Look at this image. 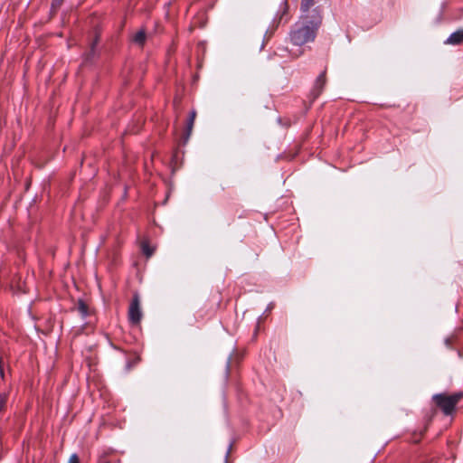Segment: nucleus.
I'll return each mask as SVG.
<instances>
[{"label":"nucleus","mask_w":463,"mask_h":463,"mask_svg":"<svg viewBox=\"0 0 463 463\" xmlns=\"http://www.w3.org/2000/svg\"><path fill=\"white\" fill-rule=\"evenodd\" d=\"M68 463H80V459L77 454H72L70 457Z\"/></svg>","instance_id":"obj_12"},{"label":"nucleus","mask_w":463,"mask_h":463,"mask_svg":"<svg viewBox=\"0 0 463 463\" xmlns=\"http://www.w3.org/2000/svg\"><path fill=\"white\" fill-rule=\"evenodd\" d=\"M315 5L314 0H302L301 2V12L302 15L311 16L312 14L319 15L318 13L314 9L310 11V8Z\"/></svg>","instance_id":"obj_4"},{"label":"nucleus","mask_w":463,"mask_h":463,"mask_svg":"<svg viewBox=\"0 0 463 463\" xmlns=\"http://www.w3.org/2000/svg\"><path fill=\"white\" fill-rule=\"evenodd\" d=\"M128 318L132 324H138L142 318L139 299L135 296L128 308Z\"/></svg>","instance_id":"obj_3"},{"label":"nucleus","mask_w":463,"mask_h":463,"mask_svg":"<svg viewBox=\"0 0 463 463\" xmlns=\"http://www.w3.org/2000/svg\"><path fill=\"white\" fill-rule=\"evenodd\" d=\"M142 250L144 252V254L146 255V257H150L152 256V254L154 253V248H151L147 242L144 241L142 243Z\"/></svg>","instance_id":"obj_10"},{"label":"nucleus","mask_w":463,"mask_h":463,"mask_svg":"<svg viewBox=\"0 0 463 463\" xmlns=\"http://www.w3.org/2000/svg\"><path fill=\"white\" fill-rule=\"evenodd\" d=\"M321 23L319 15L312 14L301 15L290 32V40L296 46H302L307 43L313 42L316 38L317 31Z\"/></svg>","instance_id":"obj_1"},{"label":"nucleus","mask_w":463,"mask_h":463,"mask_svg":"<svg viewBox=\"0 0 463 463\" xmlns=\"http://www.w3.org/2000/svg\"><path fill=\"white\" fill-rule=\"evenodd\" d=\"M77 310L80 313V315L84 317L88 315V307L87 305L80 300L77 305Z\"/></svg>","instance_id":"obj_9"},{"label":"nucleus","mask_w":463,"mask_h":463,"mask_svg":"<svg viewBox=\"0 0 463 463\" xmlns=\"http://www.w3.org/2000/svg\"><path fill=\"white\" fill-rule=\"evenodd\" d=\"M195 118H196V112L194 110L191 111V113L189 115V118H188V122H187V136H189L192 132Z\"/></svg>","instance_id":"obj_8"},{"label":"nucleus","mask_w":463,"mask_h":463,"mask_svg":"<svg viewBox=\"0 0 463 463\" xmlns=\"http://www.w3.org/2000/svg\"><path fill=\"white\" fill-rule=\"evenodd\" d=\"M133 41L139 45H143L146 41V33L143 30L137 32L133 36Z\"/></svg>","instance_id":"obj_7"},{"label":"nucleus","mask_w":463,"mask_h":463,"mask_svg":"<svg viewBox=\"0 0 463 463\" xmlns=\"http://www.w3.org/2000/svg\"><path fill=\"white\" fill-rule=\"evenodd\" d=\"M325 83H326V75L323 72L317 77V79L316 80L315 90H314L315 98H317L321 93Z\"/></svg>","instance_id":"obj_6"},{"label":"nucleus","mask_w":463,"mask_h":463,"mask_svg":"<svg viewBox=\"0 0 463 463\" xmlns=\"http://www.w3.org/2000/svg\"><path fill=\"white\" fill-rule=\"evenodd\" d=\"M0 373H1V376L4 377V372L2 369V359H0Z\"/></svg>","instance_id":"obj_14"},{"label":"nucleus","mask_w":463,"mask_h":463,"mask_svg":"<svg viewBox=\"0 0 463 463\" xmlns=\"http://www.w3.org/2000/svg\"><path fill=\"white\" fill-rule=\"evenodd\" d=\"M460 398V395L447 396L443 394H437L434 396L437 405L440 407L447 415L453 411Z\"/></svg>","instance_id":"obj_2"},{"label":"nucleus","mask_w":463,"mask_h":463,"mask_svg":"<svg viewBox=\"0 0 463 463\" xmlns=\"http://www.w3.org/2000/svg\"><path fill=\"white\" fill-rule=\"evenodd\" d=\"M7 401V395L5 393L0 394V411L5 408V405Z\"/></svg>","instance_id":"obj_11"},{"label":"nucleus","mask_w":463,"mask_h":463,"mask_svg":"<svg viewBox=\"0 0 463 463\" xmlns=\"http://www.w3.org/2000/svg\"><path fill=\"white\" fill-rule=\"evenodd\" d=\"M463 43V29L458 30L451 33L446 40L445 43L457 45Z\"/></svg>","instance_id":"obj_5"},{"label":"nucleus","mask_w":463,"mask_h":463,"mask_svg":"<svg viewBox=\"0 0 463 463\" xmlns=\"http://www.w3.org/2000/svg\"><path fill=\"white\" fill-rule=\"evenodd\" d=\"M61 0H53L52 5H59L61 4Z\"/></svg>","instance_id":"obj_13"}]
</instances>
